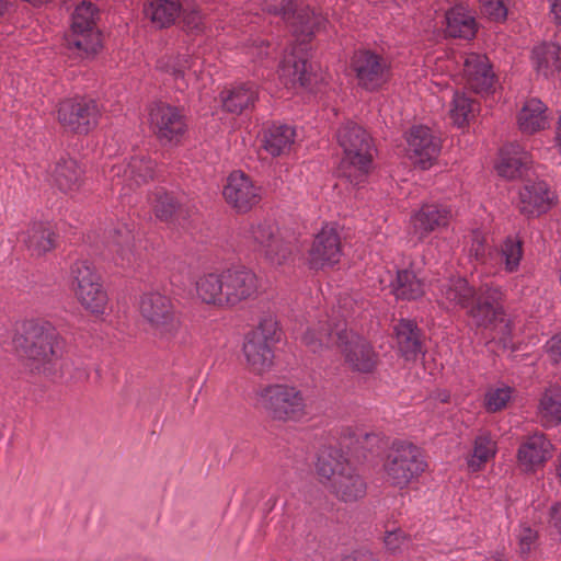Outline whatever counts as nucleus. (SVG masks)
Segmentation results:
<instances>
[{
  "label": "nucleus",
  "mask_w": 561,
  "mask_h": 561,
  "mask_svg": "<svg viewBox=\"0 0 561 561\" xmlns=\"http://www.w3.org/2000/svg\"><path fill=\"white\" fill-rule=\"evenodd\" d=\"M478 103L463 92H455L450 105V117L455 125L462 127L474 117L478 111Z\"/></svg>",
  "instance_id": "nucleus-43"
},
{
  "label": "nucleus",
  "mask_w": 561,
  "mask_h": 561,
  "mask_svg": "<svg viewBox=\"0 0 561 561\" xmlns=\"http://www.w3.org/2000/svg\"><path fill=\"white\" fill-rule=\"evenodd\" d=\"M184 24L190 32H202L204 30V18L199 10H192L184 15Z\"/></svg>",
  "instance_id": "nucleus-52"
},
{
  "label": "nucleus",
  "mask_w": 561,
  "mask_h": 561,
  "mask_svg": "<svg viewBox=\"0 0 561 561\" xmlns=\"http://www.w3.org/2000/svg\"><path fill=\"white\" fill-rule=\"evenodd\" d=\"M220 98L227 112L239 115L254 106L259 99V91L254 83H238L224 90Z\"/></svg>",
  "instance_id": "nucleus-28"
},
{
  "label": "nucleus",
  "mask_w": 561,
  "mask_h": 561,
  "mask_svg": "<svg viewBox=\"0 0 561 561\" xmlns=\"http://www.w3.org/2000/svg\"><path fill=\"white\" fill-rule=\"evenodd\" d=\"M145 15L158 27L172 25L181 13L180 0H148Z\"/></svg>",
  "instance_id": "nucleus-38"
},
{
  "label": "nucleus",
  "mask_w": 561,
  "mask_h": 561,
  "mask_svg": "<svg viewBox=\"0 0 561 561\" xmlns=\"http://www.w3.org/2000/svg\"><path fill=\"white\" fill-rule=\"evenodd\" d=\"M241 49L244 54L249 55L253 61L262 59L264 56L268 55V44L260 38L250 39Z\"/></svg>",
  "instance_id": "nucleus-49"
},
{
  "label": "nucleus",
  "mask_w": 561,
  "mask_h": 561,
  "mask_svg": "<svg viewBox=\"0 0 561 561\" xmlns=\"http://www.w3.org/2000/svg\"><path fill=\"white\" fill-rule=\"evenodd\" d=\"M556 140H557L558 147L561 150V114H560L559 122H558Z\"/></svg>",
  "instance_id": "nucleus-56"
},
{
  "label": "nucleus",
  "mask_w": 561,
  "mask_h": 561,
  "mask_svg": "<svg viewBox=\"0 0 561 561\" xmlns=\"http://www.w3.org/2000/svg\"><path fill=\"white\" fill-rule=\"evenodd\" d=\"M547 353L551 360L557 364L561 365V331L554 334L548 342H547Z\"/></svg>",
  "instance_id": "nucleus-53"
},
{
  "label": "nucleus",
  "mask_w": 561,
  "mask_h": 561,
  "mask_svg": "<svg viewBox=\"0 0 561 561\" xmlns=\"http://www.w3.org/2000/svg\"><path fill=\"white\" fill-rule=\"evenodd\" d=\"M336 139L344 152L337 174L353 186H359L366 181L371 169V138L362 126L347 122L339 128Z\"/></svg>",
  "instance_id": "nucleus-6"
},
{
  "label": "nucleus",
  "mask_w": 561,
  "mask_h": 561,
  "mask_svg": "<svg viewBox=\"0 0 561 561\" xmlns=\"http://www.w3.org/2000/svg\"><path fill=\"white\" fill-rule=\"evenodd\" d=\"M547 105L537 98L525 101L517 113V126L523 134L533 135L549 127Z\"/></svg>",
  "instance_id": "nucleus-27"
},
{
  "label": "nucleus",
  "mask_w": 561,
  "mask_h": 561,
  "mask_svg": "<svg viewBox=\"0 0 561 561\" xmlns=\"http://www.w3.org/2000/svg\"><path fill=\"white\" fill-rule=\"evenodd\" d=\"M70 280L75 295L84 309L96 314L104 313L108 297L100 274L89 260L81 259L71 264Z\"/></svg>",
  "instance_id": "nucleus-11"
},
{
  "label": "nucleus",
  "mask_w": 561,
  "mask_h": 561,
  "mask_svg": "<svg viewBox=\"0 0 561 561\" xmlns=\"http://www.w3.org/2000/svg\"><path fill=\"white\" fill-rule=\"evenodd\" d=\"M18 240L32 256H42L56 247L57 234L49 221H34L20 232Z\"/></svg>",
  "instance_id": "nucleus-24"
},
{
  "label": "nucleus",
  "mask_w": 561,
  "mask_h": 561,
  "mask_svg": "<svg viewBox=\"0 0 561 561\" xmlns=\"http://www.w3.org/2000/svg\"><path fill=\"white\" fill-rule=\"evenodd\" d=\"M224 196L239 213H247L261 201V187L243 172L234 171L227 179Z\"/></svg>",
  "instance_id": "nucleus-19"
},
{
  "label": "nucleus",
  "mask_w": 561,
  "mask_h": 561,
  "mask_svg": "<svg viewBox=\"0 0 561 561\" xmlns=\"http://www.w3.org/2000/svg\"><path fill=\"white\" fill-rule=\"evenodd\" d=\"M244 244L263 255L271 264L282 265L290 256L289 245L279 237L278 228L271 220H259L244 227L241 232Z\"/></svg>",
  "instance_id": "nucleus-13"
},
{
  "label": "nucleus",
  "mask_w": 561,
  "mask_h": 561,
  "mask_svg": "<svg viewBox=\"0 0 561 561\" xmlns=\"http://www.w3.org/2000/svg\"><path fill=\"white\" fill-rule=\"evenodd\" d=\"M506 0H479L484 14L494 21H502L507 15Z\"/></svg>",
  "instance_id": "nucleus-48"
},
{
  "label": "nucleus",
  "mask_w": 561,
  "mask_h": 561,
  "mask_svg": "<svg viewBox=\"0 0 561 561\" xmlns=\"http://www.w3.org/2000/svg\"><path fill=\"white\" fill-rule=\"evenodd\" d=\"M14 346L23 351L32 369L50 378L62 376L64 342L48 321L25 320L22 333L13 339Z\"/></svg>",
  "instance_id": "nucleus-5"
},
{
  "label": "nucleus",
  "mask_w": 561,
  "mask_h": 561,
  "mask_svg": "<svg viewBox=\"0 0 561 561\" xmlns=\"http://www.w3.org/2000/svg\"><path fill=\"white\" fill-rule=\"evenodd\" d=\"M551 443L543 434H534L522 443L517 451L520 467L526 471H534L551 457Z\"/></svg>",
  "instance_id": "nucleus-26"
},
{
  "label": "nucleus",
  "mask_w": 561,
  "mask_h": 561,
  "mask_svg": "<svg viewBox=\"0 0 561 561\" xmlns=\"http://www.w3.org/2000/svg\"><path fill=\"white\" fill-rule=\"evenodd\" d=\"M296 139V129L288 124H273L264 133L263 147L277 157L290 151Z\"/></svg>",
  "instance_id": "nucleus-31"
},
{
  "label": "nucleus",
  "mask_w": 561,
  "mask_h": 561,
  "mask_svg": "<svg viewBox=\"0 0 561 561\" xmlns=\"http://www.w3.org/2000/svg\"><path fill=\"white\" fill-rule=\"evenodd\" d=\"M394 333L399 350L405 359L412 360L423 354L420 331L413 321L401 319L394 325Z\"/></svg>",
  "instance_id": "nucleus-33"
},
{
  "label": "nucleus",
  "mask_w": 561,
  "mask_h": 561,
  "mask_svg": "<svg viewBox=\"0 0 561 561\" xmlns=\"http://www.w3.org/2000/svg\"><path fill=\"white\" fill-rule=\"evenodd\" d=\"M530 162V154L519 144L511 142L500 150L495 168L500 176L514 180L524 174Z\"/></svg>",
  "instance_id": "nucleus-25"
},
{
  "label": "nucleus",
  "mask_w": 561,
  "mask_h": 561,
  "mask_svg": "<svg viewBox=\"0 0 561 561\" xmlns=\"http://www.w3.org/2000/svg\"><path fill=\"white\" fill-rule=\"evenodd\" d=\"M450 218L449 208L436 204H425L411 217V225L414 234L419 239H424L430 233L447 227Z\"/></svg>",
  "instance_id": "nucleus-23"
},
{
  "label": "nucleus",
  "mask_w": 561,
  "mask_h": 561,
  "mask_svg": "<svg viewBox=\"0 0 561 561\" xmlns=\"http://www.w3.org/2000/svg\"><path fill=\"white\" fill-rule=\"evenodd\" d=\"M83 170L72 158H60L53 171L51 181L59 191L66 194H72L80 190L82 185Z\"/></svg>",
  "instance_id": "nucleus-29"
},
{
  "label": "nucleus",
  "mask_w": 561,
  "mask_h": 561,
  "mask_svg": "<svg viewBox=\"0 0 561 561\" xmlns=\"http://www.w3.org/2000/svg\"><path fill=\"white\" fill-rule=\"evenodd\" d=\"M407 153L414 164L430 169L440 152V140L424 125L412 126L405 134Z\"/></svg>",
  "instance_id": "nucleus-18"
},
{
  "label": "nucleus",
  "mask_w": 561,
  "mask_h": 561,
  "mask_svg": "<svg viewBox=\"0 0 561 561\" xmlns=\"http://www.w3.org/2000/svg\"><path fill=\"white\" fill-rule=\"evenodd\" d=\"M8 5V0H0V15L3 14Z\"/></svg>",
  "instance_id": "nucleus-59"
},
{
  "label": "nucleus",
  "mask_w": 561,
  "mask_h": 561,
  "mask_svg": "<svg viewBox=\"0 0 561 561\" xmlns=\"http://www.w3.org/2000/svg\"><path fill=\"white\" fill-rule=\"evenodd\" d=\"M523 241L517 236H507L499 248L493 250V261L497 260L505 272L514 273L518 270L523 259Z\"/></svg>",
  "instance_id": "nucleus-40"
},
{
  "label": "nucleus",
  "mask_w": 561,
  "mask_h": 561,
  "mask_svg": "<svg viewBox=\"0 0 561 561\" xmlns=\"http://www.w3.org/2000/svg\"><path fill=\"white\" fill-rule=\"evenodd\" d=\"M100 108L96 101L83 96L65 99L58 106V121L70 131L88 134L99 122Z\"/></svg>",
  "instance_id": "nucleus-15"
},
{
  "label": "nucleus",
  "mask_w": 561,
  "mask_h": 561,
  "mask_svg": "<svg viewBox=\"0 0 561 561\" xmlns=\"http://www.w3.org/2000/svg\"><path fill=\"white\" fill-rule=\"evenodd\" d=\"M342 255L340 236L335 228L325 225L317 233L309 251V266L314 270L333 266Z\"/></svg>",
  "instance_id": "nucleus-20"
},
{
  "label": "nucleus",
  "mask_w": 561,
  "mask_h": 561,
  "mask_svg": "<svg viewBox=\"0 0 561 561\" xmlns=\"http://www.w3.org/2000/svg\"><path fill=\"white\" fill-rule=\"evenodd\" d=\"M257 402L270 419L278 422H300L308 416L304 392L296 386L274 383L256 392Z\"/></svg>",
  "instance_id": "nucleus-7"
},
{
  "label": "nucleus",
  "mask_w": 561,
  "mask_h": 561,
  "mask_svg": "<svg viewBox=\"0 0 561 561\" xmlns=\"http://www.w3.org/2000/svg\"><path fill=\"white\" fill-rule=\"evenodd\" d=\"M561 48L556 43H543L533 49V65L536 71L546 77H553L561 71Z\"/></svg>",
  "instance_id": "nucleus-36"
},
{
  "label": "nucleus",
  "mask_w": 561,
  "mask_h": 561,
  "mask_svg": "<svg viewBox=\"0 0 561 561\" xmlns=\"http://www.w3.org/2000/svg\"><path fill=\"white\" fill-rule=\"evenodd\" d=\"M539 416L543 426L561 423V387L550 386L539 401Z\"/></svg>",
  "instance_id": "nucleus-41"
},
{
  "label": "nucleus",
  "mask_w": 561,
  "mask_h": 561,
  "mask_svg": "<svg viewBox=\"0 0 561 561\" xmlns=\"http://www.w3.org/2000/svg\"><path fill=\"white\" fill-rule=\"evenodd\" d=\"M551 13L554 20L561 24V0H554L551 4Z\"/></svg>",
  "instance_id": "nucleus-55"
},
{
  "label": "nucleus",
  "mask_w": 561,
  "mask_h": 561,
  "mask_svg": "<svg viewBox=\"0 0 561 561\" xmlns=\"http://www.w3.org/2000/svg\"><path fill=\"white\" fill-rule=\"evenodd\" d=\"M434 286L442 305L466 309L478 328L497 330L502 343L507 345L512 329L505 319L500 287L485 283L476 290L460 276L438 280Z\"/></svg>",
  "instance_id": "nucleus-1"
},
{
  "label": "nucleus",
  "mask_w": 561,
  "mask_h": 561,
  "mask_svg": "<svg viewBox=\"0 0 561 561\" xmlns=\"http://www.w3.org/2000/svg\"><path fill=\"white\" fill-rule=\"evenodd\" d=\"M513 389L508 386L490 389L485 393L484 404L489 412H496L506 407L512 398Z\"/></svg>",
  "instance_id": "nucleus-46"
},
{
  "label": "nucleus",
  "mask_w": 561,
  "mask_h": 561,
  "mask_svg": "<svg viewBox=\"0 0 561 561\" xmlns=\"http://www.w3.org/2000/svg\"><path fill=\"white\" fill-rule=\"evenodd\" d=\"M346 300L340 301L342 320H336L327 327L319 322L318 327L308 328L302 336L304 344L313 353L324 346L336 344L345 358V363L355 371L371 373L377 365V354L370 343L363 336L345 329Z\"/></svg>",
  "instance_id": "nucleus-3"
},
{
  "label": "nucleus",
  "mask_w": 561,
  "mask_h": 561,
  "mask_svg": "<svg viewBox=\"0 0 561 561\" xmlns=\"http://www.w3.org/2000/svg\"><path fill=\"white\" fill-rule=\"evenodd\" d=\"M332 488L336 496L344 502L357 501L366 494V482L351 466L339 472Z\"/></svg>",
  "instance_id": "nucleus-34"
},
{
  "label": "nucleus",
  "mask_w": 561,
  "mask_h": 561,
  "mask_svg": "<svg viewBox=\"0 0 561 561\" xmlns=\"http://www.w3.org/2000/svg\"><path fill=\"white\" fill-rule=\"evenodd\" d=\"M466 251L471 260L484 265H493V250L486 251V240L484 233L479 229H473L468 234Z\"/></svg>",
  "instance_id": "nucleus-44"
},
{
  "label": "nucleus",
  "mask_w": 561,
  "mask_h": 561,
  "mask_svg": "<svg viewBox=\"0 0 561 561\" xmlns=\"http://www.w3.org/2000/svg\"><path fill=\"white\" fill-rule=\"evenodd\" d=\"M449 397V393L445 390L437 392V400L440 402H448Z\"/></svg>",
  "instance_id": "nucleus-57"
},
{
  "label": "nucleus",
  "mask_w": 561,
  "mask_h": 561,
  "mask_svg": "<svg viewBox=\"0 0 561 561\" xmlns=\"http://www.w3.org/2000/svg\"><path fill=\"white\" fill-rule=\"evenodd\" d=\"M484 561H507L502 554H494L485 558Z\"/></svg>",
  "instance_id": "nucleus-58"
},
{
  "label": "nucleus",
  "mask_w": 561,
  "mask_h": 561,
  "mask_svg": "<svg viewBox=\"0 0 561 561\" xmlns=\"http://www.w3.org/2000/svg\"><path fill=\"white\" fill-rule=\"evenodd\" d=\"M196 60H193L191 56L178 55V56H165L158 60L157 68L171 76L174 81H182L185 85L186 71L195 67Z\"/></svg>",
  "instance_id": "nucleus-42"
},
{
  "label": "nucleus",
  "mask_w": 561,
  "mask_h": 561,
  "mask_svg": "<svg viewBox=\"0 0 561 561\" xmlns=\"http://www.w3.org/2000/svg\"><path fill=\"white\" fill-rule=\"evenodd\" d=\"M134 240L133 230L127 225H122V227L110 231L107 247L116 255L114 257L115 264L123 267L131 265L136 257L133 251Z\"/></svg>",
  "instance_id": "nucleus-30"
},
{
  "label": "nucleus",
  "mask_w": 561,
  "mask_h": 561,
  "mask_svg": "<svg viewBox=\"0 0 561 561\" xmlns=\"http://www.w3.org/2000/svg\"><path fill=\"white\" fill-rule=\"evenodd\" d=\"M149 122L152 131L163 144H178L184 136L187 124L176 106L157 102L149 107Z\"/></svg>",
  "instance_id": "nucleus-17"
},
{
  "label": "nucleus",
  "mask_w": 561,
  "mask_h": 561,
  "mask_svg": "<svg viewBox=\"0 0 561 561\" xmlns=\"http://www.w3.org/2000/svg\"><path fill=\"white\" fill-rule=\"evenodd\" d=\"M154 176L156 163L144 154L134 156L128 161L113 164L108 171L113 186L119 187V193L124 196Z\"/></svg>",
  "instance_id": "nucleus-16"
},
{
  "label": "nucleus",
  "mask_w": 561,
  "mask_h": 561,
  "mask_svg": "<svg viewBox=\"0 0 561 561\" xmlns=\"http://www.w3.org/2000/svg\"><path fill=\"white\" fill-rule=\"evenodd\" d=\"M383 542L388 551L398 553L408 548L410 538L401 529H396L386 533Z\"/></svg>",
  "instance_id": "nucleus-47"
},
{
  "label": "nucleus",
  "mask_w": 561,
  "mask_h": 561,
  "mask_svg": "<svg viewBox=\"0 0 561 561\" xmlns=\"http://www.w3.org/2000/svg\"><path fill=\"white\" fill-rule=\"evenodd\" d=\"M263 11L280 15L288 23L295 44L279 65V78L286 87H308L311 82L308 65V44L327 22V19L310 7L291 10V0H256Z\"/></svg>",
  "instance_id": "nucleus-2"
},
{
  "label": "nucleus",
  "mask_w": 561,
  "mask_h": 561,
  "mask_svg": "<svg viewBox=\"0 0 561 561\" xmlns=\"http://www.w3.org/2000/svg\"><path fill=\"white\" fill-rule=\"evenodd\" d=\"M278 324L275 317H263L257 327L244 336L242 353L248 368L257 375L271 370L274 365L273 345L278 342Z\"/></svg>",
  "instance_id": "nucleus-9"
},
{
  "label": "nucleus",
  "mask_w": 561,
  "mask_h": 561,
  "mask_svg": "<svg viewBox=\"0 0 561 561\" xmlns=\"http://www.w3.org/2000/svg\"><path fill=\"white\" fill-rule=\"evenodd\" d=\"M517 537L520 554H528L537 540V531L529 526L522 525Z\"/></svg>",
  "instance_id": "nucleus-50"
},
{
  "label": "nucleus",
  "mask_w": 561,
  "mask_h": 561,
  "mask_svg": "<svg viewBox=\"0 0 561 561\" xmlns=\"http://www.w3.org/2000/svg\"><path fill=\"white\" fill-rule=\"evenodd\" d=\"M99 8L87 0L76 5L71 15L70 34L67 37L68 48L80 57L95 55L101 46V33L98 28Z\"/></svg>",
  "instance_id": "nucleus-10"
},
{
  "label": "nucleus",
  "mask_w": 561,
  "mask_h": 561,
  "mask_svg": "<svg viewBox=\"0 0 561 561\" xmlns=\"http://www.w3.org/2000/svg\"><path fill=\"white\" fill-rule=\"evenodd\" d=\"M497 453V442L486 431H480L473 439L472 453L467 459L470 471L477 472L484 468L485 463L492 460Z\"/></svg>",
  "instance_id": "nucleus-35"
},
{
  "label": "nucleus",
  "mask_w": 561,
  "mask_h": 561,
  "mask_svg": "<svg viewBox=\"0 0 561 561\" xmlns=\"http://www.w3.org/2000/svg\"><path fill=\"white\" fill-rule=\"evenodd\" d=\"M463 75L467 84L477 93H490L494 90L495 76L485 55L469 53L463 60Z\"/></svg>",
  "instance_id": "nucleus-21"
},
{
  "label": "nucleus",
  "mask_w": 561,
  "mask_h": 561,
  "mask_svg": "<svg viewBox=\"0 0 561 561\" xmlns=\"http://www.w3.org/2000/svg\"><path fill=\"white\" fill-rule=\"evenodd\" d=\"M195 291L197 298L206 305L232 308L256 297L259 278L245 266H232L198 276Z\"/></svg>",
  "instance_id": "nucleus-4"
},
{
  "label": "nucleus",
  "mask_w": 561,
  "mask_h": 561,
  "mask_svg": "<svg viewBox=\"0 0 561 561\" xmlns=\"http://www.w3.org/2000/svg\"><path fill=\"white\" fill-rule=\"evenodd\" d=\"M553 196L546 182L525 184L519 191L518 209L527 217L540 216L551 208Z\"/></svg>",
  "instance_id": "nucleus-22"
},
{
  "label": "nucleus",
  "mask_w": 561,
  "mask_h": 561,
  "mask_svg": "<svg viewBox=\"0 0 561 561\" xmlns=\"http://www.w3.org/2000/svg\"><path fill=\"white\" fill-rule=\"evenodd\" d=\"M340 561H377L373 552L368 550H355L344 556Z\"/></svg>",
  "instance_id": "nucleus-54"
},
{
  "label": "nucleus",
  "mask_w": 561,
  "mask_h": 561,
  "mask_svg": "<svg viewBox=\"0 0 561 561\" xmlns=\"http://www.w3.org/2000/svg\"><path fill=\"white\" fill-rule=\"evenodd\" d=\"M139 311L160 340L171 341L178 335L181 320L168 296L154 290L144 293L139 299Z\"/></svg>",
  "instance_id": "nucleus-12"
},
{
  "label": "nucleus",
  "mask_w": 561,
  "mask_h": 561,
  "mask_svg": "<svg viewBox=\"0 0 561 561\" xmlns=\"http://www.w3.org/2000/svg\"><path fill=\"white\" fill-rule=\"evenodd\" d=\"M348 467L350 465L344 454L332 446L323 447L318 455L317 472L325 480L333 478L334 481L339 472L345 471Z\"/></svg>",
  "instance_id": "nucleus-39"
},
{
  "label": "nucleus",
  "mask_w": 561,
  "mask_h": 561,
  "mask_svg": "<svg viewBox=\"0 0 561 561\" xmlns=\"http://www.w3.org/2000/svg\"><path fill=\"white\" fill-rule=\"evenodd\" d=\"M355 440L353 442V437H350L351 442L346 443L344 442L343 445L348 449L351 453H357L358 447L365 448L366 445L371 444L374 442H378L379 438L374 433H356L353 435Z\"/></svg>",
  "instance_id": "nucleus-51"
},
{
  "label": "nucleus",
  "mask_w": 561,
  "mask_h": 561,
  "mask_svg": "<svg viewBox=\"0 0 561 561\" xmlns=\"http://www.w3.org/2000/svg\"><path fill=\"white\" fill-rule=\"evenodd\" d=\"M151 203L156 217L165 221L173 216L179 207V203L174 196L164 192L162 188L157 190Z\"/></svg>",
  "instance_id": "nucleus-45"
},
{
  "label": "nucleus",
  "mask_w": 561,
  "mask_h": 561,
  "mask_svg": "<svg viewBox=\"0 0 561 561\" xmlns=\"http://www.w3.org/2000/svg\"><path fill=\"white\" fill-rule=\"evenodd\" d=\"M446 33L451 37L471 39L477 32L473 15L462 5H456L446 13Z\"/></svg>",
  "instance_id": "nucleus-37"
},
{
  "label": "nucleus",
  "mask_w": 561,
  "mask_h": 561,
  "mask_svg": "<svg viewBox=\"0 0 561 561\" xmlns=\"http://www.w3.org/2000/svg\"><path fill=\"white\" fill-rule=\"evenodd\" d=\"M351 69L357 85L368 92L380 90L392 75L388 58L370 49L356 50L351 59Z\"/></svg>",
  "instance_id": "nucleus-14"
},
{
  "label": "nucleus",
  "mask_w": 561,
  "mask_h": 561,
  "mask_svg": "<svg viewBox=\"0 0 561 561\" xmlns=\"http://www.w3.org/2000/svg\"><path fill=\"white\" fill-rule=\"evenodd\" d=\"M390 285L391 293L401 300H416L425 293L424 282L410 268L398 270Z\"/></svg>",
  "instance_id": "nucleus-32"
},
{
  "label": "nucleus",
  "mask_w": 561,
  "mask_h": 561,
  "mask_svg": "<svg viewBox=\"0 0 561 561\" xmlns=\"http://www.w3.org/2000/svg\"><path fill=\"white\" fill-rule=\"evenodd\" d=\"M426 467L420 448L407 440H394L382 465L386 482L400 490L417 480Z\"/></svg>",
  "instance_id": "nucleus-8"
}]
</instances>
